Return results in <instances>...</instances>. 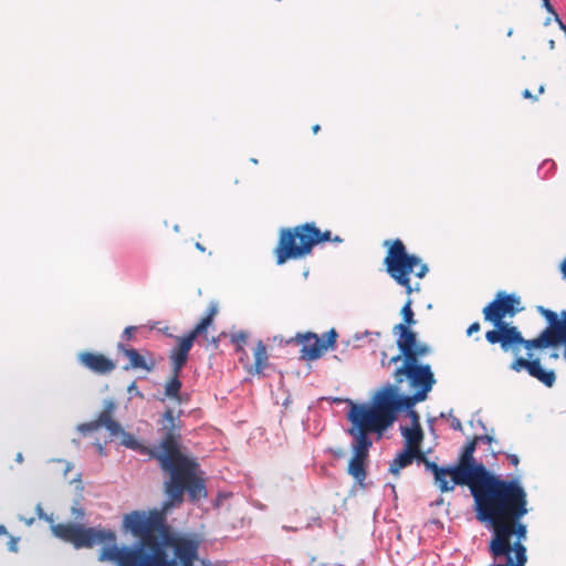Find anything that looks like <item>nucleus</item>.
Listing matches in <instances>:
<instances>
[{
	"mask_svg": "<svg viewBox=\"0 0 566 566\" xmlns=\"http://www.w3.org/2000/svg\"><path fill=\"white\" fill-rule=\"evenodd\" d=\"M123 526L139 541L105 547L98 557L101 562L117 566H193L198 558V542L169 535L159 511H133L124 515Z\"/></svg>",
	"mask_w": 566,
	"mask_h": 566,
	"instance_id": "nucleus-1",
	"label": "nucleus"
},
{
	"mask_svg": "<svg viewBox=\"0 0 566 566\" xmlns=\"http://www.w3.org/2000/svg\"><path fill=\"white\" fill-rule=\"evenodd\" d=\"M440 473L434 485L442 493L453 491L455 485L470 486L479 521L495 520V510L504 509L509 502L523 504V486L520 482L492 475L483 464L470 467L459 462L455 465L441 467ZM520 511L523 513L522 509Z\"/></svg>",
	"mask_w": 566,
	"mask_h": 566,
	"instance_id": "nucleus-2",
	"label": "nucleus"
},
{
	"mask_svg": "<svg viewBox=\"0 0 566 566\" xmlns=\"http://www.w3.org/2000/svg\"><path fill=\"white\" fill-rule=\"evenodd\" d=\"M160 468L169 473L166 493L174 503H181L185 491L190 500L196 501L206 496L205 481L197 476V464L185 455L171 458L168 453L161 455Z\"/></svg>",
	"mask_w": 566,
	"mask_h": 566,
	"instance_id": "nucleus-3",
	"label": "nucleus"
},
{
	"mask_svg": "<svg viewBox=\"0 0 566 566\" xmlns=\"http://www.w3.org/2000/svg\"><path fill=\"white\" fill-rule=\"evenodd\" d=\"M502 332V342L501 348L504 352L513 349L515 354L518 353V348H515V345H523L527 350V358L517 357L515 358L510 368L515 373H521L525 370L531 377L537 379L546 387H553L556 381V375L554 370H545L538 357H534L532 353L533 349H543L541 346H532V339L523 338L522 334L517 331L516 327H509L505 323H502L501 327Z\"/></svg>",
	"mask_w": 566,
	"mask_h": 566,
	"instance_id": "nucleus-4",
	"label": "nucleus"
},
{
	"mask_svg": "<svg viewBox=\"0 0 566 566\" xmlns=\"http://www.w3.org/2000/svg\"><path fill=\"white\" fill-rule=\"evenodd\" d=\"M332 240V232H322L314 223H305L293 230L281 231L280 242L276 248L277 264L285 263L289 259H298L308 254L313 247Z\"/></svg>",
	"mask_w": 566,
	"mask_h": 566,
	"instance_id": "nucleus-5",
	"label": "nucleus"
},
{
	"mask_svg": "<svg viewBox=\"0 0 566 566\" xmlns=\"http://www.w3.org/2000/svg\"><path fill=\"white\" fill-rule=\"evenodd\" d=\"M389 244L384 260L387 273L397 284L406 289L407 294H411L415 290L419 291V284L415 289L411 286L409 275L413 273L419 279L424 277L428 273L427 264L416 254H409L401 240L397 239L391 243L385 241V245Z\"/></svg>",
	"mask_w": 566,
	"mask_h": 566,
	"instance_id": "nucleus-6",
	"label": "nucleus"
},
{
	"mask_svg": "<svg viewBox=\"0 0 566 566\" xmlns=\"http://www.w3.org/2000/svg\"><path fill=\"white\" fill-rule=\"evenodd\" d=\"M57 538L73 544L75 548L93 547L97 544H107L106 547L117 545L116 535L111 530L84 527L81 524L60 523L51 526ZM105 546L103 547V549Z\"/></svg>",
	"mask_w": 566,
	"mask_h": 566,
	"instance_id": "nucleus-7",
	"label": "nucleus"
},
{
	"mask_svg": "<svg viewBox=\"0 0 566 566\" xmlns=\"http://www.w3.org/2000/svg\"><path fill=\"white\" fill-rule=\"evenodd\" d=\"M347 418L353 423V427L348 430L353 441H359L360 438H364L366 442H371L368 436L370 432H380L388 427L385 426V420L375 407L365 405L352 403Z\"/></svg>",
	"mask_w": 566,
	"mask_h": 566,
	"instance_id": "nucleus-8",
	"label": "nucleus"
},
{
	"mask_svg": "<svg viewBox=\"0 0 566 566\" xmlns=\"http://www.w3.org/2000/svg\"><path fill=\"white\" fill-rule=\"evenodd\" d=\"M537 312L546 318L548 326L536 338L532 339L531 345L548 348L564 344L566 359V311H562L558 316L557 313L544 306H537Z\"/></svg>",
	"mask_w": 566,
	"mask_h": 566,
	"instance_id": "nucleus-9",
	"label": "nucleus"
},
{
	"mask_svg": "<svg viewBox=\"0 0 566 566\" xmlns=\"http://www.w3.org/2000/svg\"><path fill=\"white\" fill-rule=\"evenodd\" d=\"M520 502H509L504 509H496L495 513V520L492 521H483L484 523H488L493 528V535H495V530L500 525H506L509 528L512 530V536L515 534L517 537V541L515 543L523 544V541L526 539V525L523 523H517V521L523 517L525 514H527L528 510L526 507L527 505V494L525 490L523 489V504H522V511H520Z\"/></svg>",
	"mask_w": 566,
	"mask_h": 566,
	"instance_id": "nucleus-10",
	"label": "nucleus"
},
{
	"mask_svg": "<svg viewBox=\"0 0 566 566\" xmlns=\"http://www.w3.org/2000/svg\"><path fill=\"white\" fill-rule=\"evenodd\" d=\"M394 378L398 384H401L405 378L408 379L410 386L424 396H428L436 384L430 365L415 364L413 359L403 360L402 366L394 373Z\"/></svg>",
	"mask_w": 566,
	"mask_h": 566,
	"instance_id": "nucleus-11",
	"label": "nucleus"
},
{
	"mask_svg": "<svg viewBox=\"0 0 566 566\" xmlns=\"http://www.w3.org/2000/svg\"><path fill=\"white\" fill-rule=\"evenodd\" d=\"M337 338V333L334 328L318 337L315 333H306L298 335L300 343L302 344V358L306 360H316L328 349L334 348Z\"/></svg>",
	"mask_w": 566,
	"mask_h": 566,
	"instance_id": "nucleus-12",
	"label": "nucleus"
},
{
	"mask_svg": "<svg viewBox=\"0 0 566 566\" xmlns=\"http://www.w3.org/2000/svg\"><path fill=\"white\" fill-rule=\"evenodd\" d=\"M163 431L164 438L157 447V452H155V459L160 463L161 455L165 453H169L171 458L182 455L179 452L178 443L176 438L178 437L179 431V416H175L172 409H167L163 416Z\"/></svg>",
	"mask_w": 566,
	"mask_h": 566,
	"instance_id": "nucleus-13",
	"label": "nucleus"
},
{
	"mask_svg": "<svg viewBox=\"0 0 566 566\" xmlns=\"http://www.w3.org/2000/svg\"><path fill=\"white\" fill-rule=\"evenodd\" d=\"M371 446L373 442H366L364 438H360L359 441H352L353 455L349 460L347 472L361 488L365 486L364 482L367 478L366 468Z\"/></svg>",
	"mask_w": 566,
	"mask_h": 566,
	"instance_id": "nucleus-14",
	"label": "nucleus"
},
{
	"mask_svg": "<svg viewBox=\"0 0 566 566\" xmlns=\"http://www.w3.org/2000/svg\"><path fill=\"white\" fill-rule=\"evenodd\" d=\"M398 394L392 386H387L375 396V409L385 420V426H390L397 418Z\"/></svg>",
	"mask_w": 566,
	"mask_h": 566,
	"instance_id": "nucleus-15",
	"label": "nucleus"
},
{
	"mask_svg": "<svg viewBox=\"0 0 566 566\" xmlns=\"http://www.w3.org/2000/svg\"><path fill=\"white\" fill-rule=\"evenodd\" d=\"M515 304H520V298L515 295H497V298L486 305L483 310L484 318L493 323H504L502 318L509 314L514 315Z\"/></svg>",
	"mask_w": 566,
	"mask_h": 566,
	"instance_id": "nucleus-16",
	"label": "nucleus"
},
{
	"mask_svg": "<svg viewBox=\"0 0 566 566\" xmlns=\"http://www.w3.org/2000/svg\"><path fill=\"white\" fill-rule=\"evenodd\" d=\"M394 333H398L399 337L397 339V346L400 350V355L395 356L390 359V363H398L403 357V360L413 359V355L411 354V349L417 344L416 333L410 329L405 324H398L394 327Z\"/></svg>",
	"mask_w": 566,
	"mask_h": 566,
	"instance_id": "nucleus-17",
	"label": "nucleus"
},
{
	"mask_svg": "<svg viewBox=\"0 0 566 566\" xmlns=\"http://www.w3.org/2000/svg\"><path fill=\"white\" fill-rule=\"evenodd\" d=\"M80 363L87 369L96 374H108L115 369V364L102 354L81 353L78 355Z\"/></svg>",
	"mask_w": 566,
	"mask_h": 566,
	"instance_id": "nucleus-18",
	"label": "nucleus"
},
{
	"mask_svg": "<svg viewBox=\"0 0 566 566\" xmlns=\"http://www.w3.org/2000/svg\"><path fill=\"white\" fill-rule=\"evenodd\" d=\"M216 313L217 307L212 305L209 313L200 321V323L187 336L180 339L177 350L189 354L195 339L199 335L206 333L207 328L211 325Z\"/></svg>",
	"mask_w": 566,
	"mask_h": 566,
	"instance_id": "nucleus-19",
	"label": "nucleus"
},
{
	"mask_svg": "<svg viewBox=\"0 0 566 566\" xmlns=\"http://www.w3.org/2000/svg\"><path fill=\"white\" fill-rule=\"evenodd\" d=\"M116 409V403L113 400L104 401V410L99 413L98 418L91 422L81 423L77 426V430L81 433H87L91 431H95L101 427L106 426L109 421L113 420V415Z\"/></svg>",
	"mask_w": 566,
	"mask_h": 566,
	"instance_id": "nucleus-20",
	"label": "nucleus"
},
{
	"mask_svg": "<svg viewBox=\"0 0 566 566\" xmlns=\"http://www.w3.org/2000/svg\"><path fill=\"white\" fill-rule=\"evenodd\" d=\"M118 349L129 359V365L125 366V369H145L150 370V366L147 365L145 358L134 348H127L122 343L118 344Z\"/></svg>",
	"mask_w": 566,
	"mask_h": 566,
	"instance_id": "nucleus-21",
	"label": "nucleus"
},
{
	"mask_svg": "<svg viewBox=\"0 0 566 566\" xmlns=\"http://www.w3.org/2000/svg\"><path fill=\"white\" fill-rule=\"evenodd\" d=\"M401 434L405 438V448L406 449H415L420 447V443L423 439V432L420 428V424L417 423L413 428L403 427L401 428Z\"/></svg>",
	"mask_w": 566,
	"mask_h": 566,
	"instance_id": "nucleus-22",
	"label": "nucleus"
},
{
	"mask_svg": "<svg viewBox=\"0 0 566 566\" xmlns=\"http://www.w3.org/2000/svg\"><path fill=\"white\" fill-rule=\"evenodd\" d=\"M415 452L412 449H406L403 448L402 451H400L397 457L391 461L389 465V472L392 474H398L399 471L403 468H407L415 460Z\"/></svg>",
	"mask_w": 566,
	"mask_h": 566,
	"instance_id": "nucleus-23",
	"label": "nucleus"
},
{
	"mask_svg": "<svg viewBox=\"0 0 566 566\" xmlns=\"http://www.w3.org/2000/svg\"><path fill=\"white\" fill-rule=\"evenodd\" d=\"M122 444L128 449L139 452L140 454L149 455L155 459V452H157V447L150 449L148 447L143 446L136 438L128 432L122 433Z\"/></svg>",
	"mask_w": 566,
	"mask_h": 566,
	"instance_id": "nucleus-24",
	"label": "nucleus"
},
{
	"mask_svg": "<svg viewBox=\"0 0 566 566\" xmlns=\"http://www.w3.org/2000/svg\"><path fill=\"white\" fill-rule=\"evenodd\" d=\"M268 352L265 345L260 340L254 349V365L251 367L250 373L260 375L268 367Z\"/></svg>",
	"mask_w": 566,
	"mask_h": 566,
	"instance_id": "nucleus-25",
	"label": "nucleus"
},
{
	"mask_svg": "<svg viewBox=\"0 0 566 566\" xmlns=\"http://www.w3.org/2000/svg\"><path fill=\"white\" fill-rule=\"evenodd\" d=\"M181 386L182 384L179 379V375L174 374L172 378L165 386V396L178 401L179 403L184 402L185 399L180 394Z\"/></svg>",
	"mask_w": 566,
	"mask_h": 566,
	"instance_id": "nucleus-26",
	"label": "nucleus"
},
{
	"mask_svg": "<svg viewBox=\"0 0 566 566\" xmlns=\"http://www.w3.org/2000/svg\"><path fill=\"white\" fill-rule=\"evenodd\" d=\"M415 452V460L418 463H422L424 465L426 471L430 472L433 475V480L439 479L440 476V468L437 463L430 461L424 453L420 450V447L412 449Z\"/></svg>",
	"mask_w": 566,
	"mask_h": 566,
	"instance_id": "nucleus-27",
	"label": "nucleus"
},
{
	"mask_svg": "<svg viewBox=\"0 0 566 566\" xmlns=\"http://www.w3.org/2000/svg\"><path fill=\"white\" fill-rule=\"evenodd\" d=\"M426 398L427 396L418 391H416L412 396L398 395L397 412L400 410L409 411L417 402L423 401Z\"/></svg>",
	"mask_w": 566,
	"mask_h": 566,
	"instance_id": "nucleus-28",
	"label": "nucleus"
},
{
	"mask_svg": "<svg viewBox=\"0 0 566 566\" xmlns=\"http://www.w3.org/2000/svg\"><path fill=\"white\" fill-rule=\"evenodd\" d=\"M475 450H476V441L472 440L464 447L463 452L460 457V463H463V464H467L470 467L479 465L480 463H476L474 460V457H473Z\"/></svg>",
	"mask_w": 566,
	"mask_h": 566,
	"instance_id": "nucleus-29",
	"label": "nucleus"
},
{
	"mask_svg": "<svg viewBox=\"0 0 566 566\" xmlns=\"http://www.w3.org/2000/svg\"><path fill=\"white\" fill-rule=\"evenodd\" d=\"M170 359L172 361V373L180 375L182 368L187 364L188 354L175 349L170 356Z\"/></svg>",
	"mask_w": 566,
	"mask_h": 566,
	"instance_id": "nucleus-30",
	"label": "nucleus"
},
{
	"mask_svg": "<svg viewBox=\"0 0 566 566\" xmlns=\"http://www.w3.org/2000/svg\"><path fill=\"white\" fill-rule=\"evenodd\" d=\"M412 301L409 298L406 304L402 306L401 315L403 317V324L410 327L411 325L416 324V321L413 318V311L411 308Z\"/></svg>",
	"mask_w": 566,
	"mask_h": 566,
	"instance_id": "nucleus-31",
	"label": "nucleus"
},
{
	"mask_svg": "<svg viewBox=\"0 0 566 566\" xmlns=\"http://www.w3.org/2000/svg\"><path fill=\"white\" fill-rule=\"evenodd\" d=\"M494 325L497 329L486 332L485 338L491 344H496V343L501 344V342H502V332H501L502 323H494Z\"/></svg>",
	"mask_w": 566,
	"mask_h": 566,
	"instance_id": "nucleus-32",
	"label": "nucleus"
},
{
	"mask_svg": "<svg viewBox=\"0 0 566 566\" xmlns=\"http://www.w3.org/2000/svg\"><path fill=\"white\" fill-rule=\"evenodd\" d=\"M430 353V347L426 344H416L411 349V354L413 355L415 364H419L418 359L420 357L427 356Z\"/></svg>",
	"mask_w": 566,
	"mask_h": 566,
	"instance_id": "nucleus-33",
	"label": "nucleus"
},
{
	"mask_svg": "<svg viewBox=\"0 0 566 566\" xmlns=\"http://www.w3.org/2000/svg\"><path fill=\"white\" fill-rule=\"evenodd\" d=\"M111 433V436H118L124 432L122 426L114 419L104 426Z\"/></svg>",
	"mask_w": 566,
	"mask_h": 566,
	"instance_id": "nucleus-34",
	"label": "nucleus"
},
{
	"mask_svg": "<svg viewBox=\"0 0 566 566\" xmlns=\"http://www.w3.org/2000/svg\"><path fill=\"white\" fill-rule=\"evenodd\" d=\"M248 335L244 332H239L232 335V342L239 345L238 350L241 349V345L245 343Z\"/></svg>",
	"mask_w": 566,
	"mask_h": 566,
	"instance_id": "nucleus-35",
	"label": "nucleus"
},
{
	"mask_svg": "<svg viewBox=\"0 0 566 566\" xmlns=\"http://www.w3.org/2000/svg\"><path fill=\"white\" fill-rule=\"evenodd\" d=\"M544 7L555 15V20L558 22L559 28L566 33V25L564 22L559 19L558 14L554 11L552 7V2H544Z\"/></svg>",
	"mask_w": 566,
	"mask_h": 566,
	"instance_id": "nucleus-36",
	"label": "nucleus"
},
{
	"mask_svg": "<svg viewBox=\"0 0 566 566\" xmlns=\"http://www.w3.org/2000/svg\"><path fill=\"white\" fill-rule=\"evenodd\" d=\"M493 440H494L493 437L492 436H488V434L476 436L473 439V441H476V444L479 442L491 444L493 442Z\"/></svg>",
	"mask_w": 566,
	"mask_h": 566,
	"instance_id": "nucleus-37",
	"label": "nucleus"
},
{
	"mask_svg": "<svg viewBox=\"0 0 566 566\" xmlns=\"http://www.w3.org/2000/svg\"><path fill=\"white\" fill-rule=\"evenodd\" d=\"M136 329H137V328H136L135 326H128V327H126V328L124 329L123 334H122V337H123L124 339H127V340H128V339H130V338L133 337L134 333L136 332Z\"/></svg>",
	"mask_w": 566,
	"mask_h": 566,
	"instance_id": "nucleus-38",
	"label": "nucleus"
},
{
	"mask_svg": "<svg viewBox=\"0 0 566 566\" xmlns=\"http://www.w3.org/2000/svg\"><path fill=\"white\" fill-rule=\"evenodd\" d=\"M366 336H376V337H379V336H380V333H379V332H368V331H366V332H364V333H357V334H355V339H356V340H360V339H363V338H364V337H366Z\"/></svg>",
	"mask_w": 566,
	"mask_h": 566,
	"instance_id": "nucleus-39",
	"label": "nucleus"
},
{
	"mask_svg": "<svg viewBox=\"0 0 566 566\" xmlns=\"http://www.w3.org/2000/svg\"><path fill=\"white\" fill-rule=\"evenodd\" d=\"M18 541L19 538L10 536L8 548L10 552L17 553L18 552Z\"/></svg>",
	"mask_w": 566,
	"mask_h": 566,
	"instance_id": "nucleus-40",
	"label": "nucleus"
},
{
	"mask_svg": "<svg viewBox=\"0 0 566 566\" xmlns=\"http://www.w3.org/2000/svg\"><path fill=\"white\" fill-rule=\"evenodd\" d=\"M450 421H451V428L453 430H455V431L462 430V423L457 417H451Z\"/></svg>",
	"mask_w": 566,
	"mask_h": 566,
	"instance_id": "nucleus-41",
	"label": "nucleus"
},
{
	"mask_svg": "<svg viewBox=\"0 0 566 566\" xmlns=\"http://www.w3.org/2000/svg\"><path fill=\"white\" fill-rule=\"evenodd\" d=\"M480 331V324L478 322L471 324L469 328L467 329V334L471 336L472 334Z\"/></svg>",
	"mask_w": 566,
	"mask_h": 566,
	"instance_id": "nucleus-42",
	"label": "nucleus"
},
{
	"mask_svg": "<svg viewBox=\"0 0 566 566\" xmlns=\"http://www.w3.org/2000/svg\"><path fill=\"white\" fill-rule=\"evenodd\" d=\"M36 513H38L39 518H44L46 521H52V518L48 517V515L44 513L41 504L36 505Z\"/></svg>",
	"mask_w": 566,
	"mask_h": 566,
	"instance_id": "nucleus-43",
	"label": "nucleus"
},
{
	"mask_svg": "<svg viewBox=\"0 0 566 566\" xmlns=\"http://www.w3.org/2000/svg\"><path fill=\"white\" fill-rule=\"evenodd\" d=\"M507 460L514 467H517L518 463H520V459H518V457L516 454H507Z\"/></svg>",
	"mask_w": 566,
	"mask_h": 566,
	"instance_id": "nucleus-44",
	"label": "nucleus"
},
{
	"mask_svg": "<svg viewBox=\"0 0 566 566\" xmlns=\"http://www.w3.org/2000/svg\"><path fill=\"white\" fill-rule=\"evenodd\" d=\"M554 166H555L554 161H549V160L544 161V163L542 164V166L539 167V171H542L543 169L551 170V169H553V168H554Z\"/></svg>",
	"mask_w": 566,
	"mask_h": 566,
	"instance_id": "nucleus-45",
	"label": "nucleus"
},
{
	"mask_svg": "<svg viewBox=\"0 0 566 566\" xmlns=\"http://www.w3.org/2000/svg\"><path fill=\"white\" fill-rule=\"evenodd\" d=\"M56 461L57 462H63L65 464L64 476H66L67 473L73 469V464L71 462H67V461H64V460H61V459H57Z\"/></svg>",
	"mask_w": 566,
	"mask_h": 566,
	"instance_id": "nucleus-46",
	"label": "nucleus"
},
{
	"mask_svg": "<svg viewBox=\"0 0 566 566\" xmlns=\"http://www.w3.org/2000/svg\"><path fill=\"white\" fill-rule=\"evenodd\" d=\"M408 415L412 418V421L415 423V426H417V423H419V416L418 413L415 411V410H409L408 411Z\"/></svg>",
	"mask_w": 566,
	"mask_h": 566,
	"instance_id": "nucleus-47",
	"label": "nucleus"
},
{
	"mask_svg": "<svg viewBox=\"0 0 566 566\" xmlns=\"http://www.w3.org/2000/svg\"><path fill=\"white\" fill-rule=\"evenodd\" d=\"M452 416V410H450L449 412H441L440 413V418H446V419H451Z\"/></svg>",
	"mask_w": 566,
	"mask_h": 566,
	"instance_id": "nucleus-48",
	"label": "nucleus"
},
{
	"mask_svg": "<svg viewBox=\"0 0 566 566\" xmlns=\"http://www.w3.org/2000/svg\"><path fill=\"white\" fill-rule=\"evenodd\" d=\"M523 97H525V98H533V95H532V93L530 92V90H525V91L523 92Z\"/></svg>",
	"mask_w": 566,
	"mask_h": 566,
	"instance_id": "nucleus-49",
	"label": "nucleus"
},
{
	"mask_svg": "<svg viewBox=\"0 0 566 566\" xmlns=\"http://www.w3.org/2000/svg\"><path fill=\"white\" fill-rule=\"evenodd\" d=\"M15 461L19 462V463H22L23 462V455L21 452H19L15 457Z\"/></svg>",
	"mask_w": 566,
	"mask_h": 566,
	"instance_id": "nucleus-50",
	"label": "nucleus"
},
{
	"mask_svg": "<svg viewBox=\"0 0 566 566\" xmlns=\"http://www.w3.org/2000/svg\"><path fill=\"white\" fill-rule=\"evenodd\" d=\"M562 272H563L564 276L566 277V258H565V261L562 263Z\"/></svg>",
	"mask_w": 566,
	"mask_h": 566,
	"instance_id": "nucleus-51",
	"label": "nucleus"
},
{
	"mask_svg": "<svg viewBox=\"0 0 566 566\" xmlns=\"http://www.w3.org/2000/svg\"><path fill=\"white\" fill-rule=\"evenodd\" d=\"M97 450L99 454H105L104 447L102 444H97Z\"/></svg>",
	"mask_w": 566,
	"mask_h": 566,
	"instance_id": "nucleus-52",
	"label": "nucleus"
},
{
	"mask_svg": "<svg viewBox=\"0 0 566 566\" xmlns=\"http://www.w3.org/2000/svg\"><path fill=\"white\" fill-rule=\"evenodd\" d=\"M23 521L25 522L27 525H31V524H33L34 518L33 517H31V518H23Z\"/></svg>",
	"mask_w": 566,
	"mask_h": 566,
	"instance_id": "nucleus-53",
	"label": "nucleus"
},
{
	"mask_svg": "<svg viewBox=\"0 0 566 566\" xmlns=\"http://www.w3.org/2000/svg\"><path fill=\"white\" fill-rule=\"evenodd\" d=\"M7 534V528L4 525H0V535H6Z\"/></svg>",
	"mask_w": 566,
	"mask_h": 566,
	"instance_id": "nucleus-54",
	"label": "nucleus"
},
{
	"mask_svg": "<svg viewBox=\"0 0 566 566\" xmlns=\"http://www.w3.org/2000/svg\"><path fill=\"white\" fill-rule=\"evenodd\" d=\"M548 46L551 50H553L555 48V41L554 40H549L548 41Z\"/></svg>",
	"mask_w": 566,
	"mask_h": 566,
	"instance_id": "nucleus-55",
	"label": "nucleus"
},
{
	"mask_svg": "<svg viewBox=\"0 0 566 566\" xmlns=\"http://www.w3.org/2000/svg\"><path fill=\"white\" fill-rule=\"evenodd\" d=\"M312 129H313V133L316 134L321 129V126L316 124L313 126Z\"/></svg>",
	"mask_w": 566,
	"mask_h": 566,
	"instance_id": "nucleus-56",
	"label": "nucleus"
},
{
	"mask_svg": "<svg viewBox=\"0 0 566 566\" xmlns=\"http://www.w3.org/2000/svg\"><path fill=\"white\" fill-rule=\"evenodd\" d=\"M331 241H334V242H342L343 240L336 235L335 238H333Z\"/></svg>",
	"mask_w": 566,
	"mask_h": 566,
	"instance_id": "nucleus-57",
	"label": "nucleus"
},
{
	"mask_svg": "<svg viewBox=\"0 0 566 566\" xmlns=\"http://www.w3.org/2000/svg\"><path fill=\"white\" fill-rule=\"evenodd\" d=\"M196 248L200 251H205V248L199 242L196 243Z\"/></svg>",
	"mask_w": 566,
	"mask_h": 566,
	"instance_id": "nucleus-58",
	"label": "nucleus"
},
{
	"mask_svg": "<svg viewBox=\"0 0 566 566\" xmlns=\"http://www.w3.org/2000/svg\"><path fill=\"white\" fill-rule=\"evenodd\" d=\"M129 391L132 390H135V384H133L129 388H128Z\"/></svg>",
	"mask_w": 566,
	"mask_h": 566,
	"instance_id": "nucleus-59",
	"label": "nucleus"
},
{
	"mask_svg": "<svg viewBox=\"0 0 566 566\" xmlns=\"http://www.w3.org/2000/svg\"><path fill=\"white\" fill-rule=\"evenodd\" d=\"M538 91H539V93H543L544 92V86H541Z\"/></svg>",
	"mask_w": 566,
	"mask_h": 566,
	"instance_id": "nucleus-60",
	"label": "nucleus"
},
{
	"mask_svg": "<svg viewBox=\"0 0 566 566\" xmlns=\"http://www.w3.org/2000/svg\"><path fill=\"white\" fill-rule=\"evenodd\" d=\"M251 161H252V163H254V164H256V163H258V160H256V159H254V158H252V159H251Z\"/></svg>",
	"mask_w": 566,
	"mask_h": 566,
	"instance_id": "nucleus-61",
	"label": "nucleus"
}]
</instances>
